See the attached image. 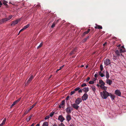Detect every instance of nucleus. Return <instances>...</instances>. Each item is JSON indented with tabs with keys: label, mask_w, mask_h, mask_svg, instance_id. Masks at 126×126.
<instances>
[{
	"label": "nucleus",
	"mask_w": 126,
	"mask_h": 126,
	"mask_svg": "<svg viewBox=\"0 0 126 126\" xmlns=\"http://www.w3.org/2000/svg\"><path fill=\"white\" fill-rule=\"evenodd\" d=\"M100 94L102 98L103 99H106L110 96V94L106 91H103L102 92H100Z\"/></svg>",
	"instance_id": "1"
},
{
	"label": "nucleus",
	"mask_w": 126,
	"mask_h": 126,
	"mask_svg": "<svg viewBox=\"0 0 126 126\" xmlns=\"http://www.w3.org/2000/svg\"><path fill=\"white\" fill-rule=\"evenodd\" d=\"M104 63L106 65H108L110 64L111 61L109 59H107L104 61Z\"/></svg>",
	"instance_id": "2"
},
{
	"label": "nucleus",
	"mask_w": 126,
	"mask_h": 126,
	"mask_svg": "<svg viewBox=\"0 0 126 126\" xmlns=\"http://www.w3.org/2000/svg\"><path fill=\"white\" fill-rule=\"evenodd\" d=\"M82 101V99L80 97H78L75 100V103L79 105Z\"/></svg>",
	"instance_id": "3"
},
{
	"label": "nucleus",
	"mask_w": 126,
	"mask_h": 126,
	"mask_svg": "<svg viewBox=\"0 0 126 126\" xmlns=\"http://www.w3.org/2000/svg\"><path fill=\"white\" fill-rule=\"evenodd\" d=\"M78 104L75 103L71 104V105L73 108L77 110L79 107V106H78Z\"/></svg>",
	"instance_id": "4"
},
{
	"label": "nucleus",
	"mask_w": 126,
	"mask_h": 126,
	"mask_svg": "<svg viewBox=\"0 0 126 126\" xmlns=\"http://www.w3.org/2000/svg\"><path fill=\"white\" fill-rule=\"evenodd\" d=\"M33 76H31L27 81V82L25 84V85H27L29 84L32 80L33 79Z\"/></svg>",
	"instance_id": "5"
},
{
	"label": "nucleus",
	"mask_w": 126,
	"mask_h": 126,
	"mask_svg": "<svg viewBox=\"0 0 126 126\" xmlns=\"http://www.w3.org/2000/svg\"><path fill=\"white\" fill-rule=\"evenodd\" d=\"M88 97V95L86 93L84 94L82 97V99L83 100H86Z\"/></svg>",
	"instance_id": "6"
},
{
	"label": "nucleus",
	"mask_w": 126,
	"mask_h": 126,
	"mask_svg": "<svg viewBox=\"0 0 126 126\" xmlns=\"http://www.w3.org/2000/svg\"><path fill=\"white\" fill-rule=\"evenodd\" d=\"M58 119L61 122H62L65 119L62 115H59V116Z\"/></svg>",
	"instance_id": "7"
},
{
	"label": "nucleus",
	"mask_w": 126,
	"mask_h": 126,
	"mask_svg": "<svg viewBox=\"0 0 126 126\" xmlns=\"http://www.w3.org/2000/svg\"><path fill=\"white\" fill-rule=\"evenodd\" d=\"M66 119L67 121L69 122L71 119V117L69 114H67V115Z\"/></svg>",
	"instance_id": "8"
},
{
	"label": "nucleus",
	"mask_w": 126,
	"mask_h": 126,
	"mask_svg": "<svg viewBox=\"0 0 126 126\" xmlns=\"http://www.w3.org/2000/svg\"><path fill=\"white\" fill-rule=\"evenodd\" d=\"M66 112L67 114H69L71 113L70 108V106L69 105L66 109Z\"/></svg>",
	"instance_id": "9"
},
{
	"label": "nucleus",
	"mask_w": 126,
	"mask_h": 126,
	"mask_svg": "<svg viewBox=\"0 0 126 126\" xmlns=\"http://www.w3.org/2000/svg\"><path fill=\"white\" fill-rule=\"evenodd\" d=\"M7 21L6 18H2L0 20V24H2L5 23Z\"/></svg>",
	"instance_id": "10"
},
{
	"label": "nucleus",
	"mask_w": 126,
	"mask_h": 126,
	"mask_svg": "<svg viewBox=\"0 0 126 126\" xmlns=\"http://www.w3.org/2000/svg\"><path fill=\"white\" fill-rule=\"evenodd\" d=\"M115 93L118 96H120L121 95V92L120 91L118 90H116L115 92Z\"/></svg>",
	"instance_id": "11"
},
{
	"label": "nucleus",
	"mask_w": 126,
	"mask_h": 126,
	"mask_svg": "<svg viewBox=\"0 0 126 126\" xmlns=\"http://www.w3.org/2000/svg\"><path fill=\"white\" fill-rule=\"evenodd\" d=\"M99 84H100V87L104 85H105V83L102 79H100L99 81Z\"/></svg>",
	"instance_id": "12"
},
{
	"label": "nucleus",
	"mask_w": 126,
	"mask_h": 126,
	"mask_svg": "<svg viewBox=\"0 0 126 126\" xmlns=\"http://www.w3.org/2000/svg\"><path fill=\"white\" fill-rule=\"evenodd\" d=\"M112 80L108 79H107L106 80V83L107 84H108L109 85H110L112 83Z\"/></svg>",
	"instance_id": "13"
},
{
	"label": "nucleus",
	"mask_w": 126,
	"mask_h": 126,
	"mask_svg": "<svg viewBox=\"0 0 126 126\" xmlns=\"http://www.w3.org/2000/svg\"><path fill=\"white\" fill-rule=\"evenodd\" d=\"M18 21L19 20H18L14 21L11 24V25L12 26L15 25L18 23Z\"/></svg>",
	"instance_id": "14"
},
{
	"label": "nucleus",
	"mask_w": 126,
	"mask_h": 126,
	"mask_svg": "<svg viewBox=\"0 0 126 126\" xmlns=\"http://www.w3.org/2000/svg\"><path fill=\"white\" fill-rule=\"evenodd\" d=\"M83 91L85 93H87L89 91V88H88L84 87L82 89Z\"/></svg>",
	"instance_id": "15"
},
{
	"label": "nucleus",
	"mask_w": 126,
	"mask_h": 126,
	"mask_svg": "<svg viewBox=\"0 0 126 126\" xmlns=\"http://www.w3.org/2000/svg\"><path fill=\"white\" fill-rule=\"evenodd\" d=\"M118 48L121 53L125 51V48H121L120 47H119Z\"/></svg>",
	"instance_id": "16"
},
{
	"label": "nucleus",
	"mask_w": 126,
	"mask_h": 126,
	"mask_svg": "<svg viewBox=\"0 0 126 126\" xmlns=\"http://www.w3.org/2000/svg\"><path fill=\"white\" fill-rule=\"evenodd\" d=\"M106 76L107 79H108L110 77L109 73L107 71H106Z\"/></svg>",
	"instance_id": "17"
},
{
	"label": "nucleus",
	"mask_w": 126,
	"mask_h": 126,
	"mask_svg": "<svg viewBox=\"0 0 126 126\" xmlns=\"http://www.w3.org/2000/svg\"><path fill=\"white\" fill-rule=\"evenodd\" d=\"M96 26L95 27H94L95 28H98V29H101L102 28V27L101 26L99 25H96Z\"/></svg>",
	"instance_id": "18"
},
{
	"label": "nucleus",
	"mask_w": 126,
	"mask_h": 126,
	"mask_svg": "<svg viewBox=\"0 0 126 126\" xmlns=\"http://www.w3.org/2000/svg\"><path fill=\"white\" fill-rule=\"evenodd\" d=\"M90 30V29H88L87 31L84 32L83 34V35L84 36L86 34H88Z\"/></svg>",
	"instance_id": "19"
},
{
	"label": "nucleus",
	"mask_w": 126,
	"mask_h": 126,
	"mask_svg": "<svg viewBox=\"0 0 126 126\" xmlns=\"http://www.w3.org/2000/svg\"><path fill=\"white\" fill-rule=\"evenodd\" d=\"M100 87L102 89L104 90L103 91H106L107 89V87H105L104 86H104H101Z\"/></svg>",
	"instance_id": "20"
},
{
	"label": "nucleus",
	"mask_w": 126,
	"mask_h": 126,
	"mask_svg": "<svg viewBox=\"0 0 126 126\" xmlns=\"http://www.w3.org/2000/svg\"><path fill=\"white\" fill-rule=\"evenodd\" d=\"M37 103V102H36L34 104L32 105V106H30V108L29 109V110H31L34 107V106L36 105Z\"/></svg>",
	"instance_id": "21"
},
{
	"label": "nucleus",
	"mask_w": 126,
	"mask_h": 126,
	"mask_svg": "<svg viewBox=\"0 0 126 126\" xmlns=\"http://www.w3.org/2000/svg\"><path fill=\"white\" fill-rule=\"evenodd\" d=\"M32 116V114H31L28 117V118H26V119L27 122H29L30 120L31 119Z\"/></svg>",
	"instance_id": "22"
},
{
	"label": "nucleus",
	"mask_w": 126,
	"mask_h": 126,
	"mask_svg": "<svg viewBox=\"0 0 126 126\" xmlns=\"http://www.w3.org/2000/svg\"><path fill=\"white\" fill-rule=\"evenodd\" d=\"M89 38V36H88L86 38H84L83 39V40L82 41V42L83 43H85L86 41H87V40Z\"/></svg>",
	"instance_id": "23"
},
{
	"label": "nucleus",
	"mask_w": 126,
	"mask_h": 126,
	"mask_svg": "<svg viewBox=\"0 0 126 126\" xmlns=\"http://www.w3.org/2000/svg\"><path fill=\"white\" fill-rule=\"evenodd\" d=\"M48 124L47 122H44L43 124V126H48Z\"/></svg>",
	"instance_id": "24"
},
{
	"label": "nucleus",
	"mask_w": 126,
	"mask_h": 126,
	"mask_svg": "<svg viewBox=\"0 0 126 126\" xmlns=\"http://www.w3.org/2000/svg\"><path fill=\"white\" fill-rule=\"evenodd\" d=\"M115 52L118 56H120V53L119 50H115Z\"/></svg>",
	"instance_id": "25"
},
{
	"label": "nucleus",
	"mask_w": 126,
	"mask_h": 126,
	"mask_svg": "<svg viewBox=\"0 0 126 126\" xmlns=\"http://www.w3.org/2000/svg\"><path fill=\"white\" fill-rule=\"evenodd\" d=\"M30 26V24H28L26 25L23 28L24 30L25 29L28 28Z\"/></svg>",
	"instance_id": "26"
},
{
	"label": "nucleus",
	"mask_w": 126,
	"mask_h": 126,
	"mask_svg": "<svg viewBox=\"0 0 126 126\" xmlns=\"http://www.w3.org/2000/svg\"><path fill=\"white\" fill-rule=\"evenodd\" d=\"M13 16L12 15H10L8 17L6 18L7 21H8Z\"/></svg>",
	"instance_id": "27"
},
{
	"label": "nucleus",
	"mask_w": 126,
	"mask_h": 126,
	"mask_svg": "<svg viewBox=\"0 0 126 126\" xmlns=\"http://www.w3.org/2000/svg\"><path fill=\"white\" fill-rule=\"evenodd\" d=\"M16 104V103L15 101L14 102H13V104L11 105L10 106V108H12V107L14 106L15 104Z\"/></svg>",
	"instance_id": "28"
},
{
	"label": "nucleus",
	"mask_w": 126,
	"mask_h": 126,
	"mask_svg": "<svg viewBox=\"0 0 126 126\" xmlns=\"http://www.w3.org/2000/svg\"><path fill=\"white\" fill-rule=\"evenodd\" d=\"M56 24V22H55V21L53 23L52 25L51 26V28H53L54 27Z\"/></svg>",
	"instance_id": "29"
},
{
	"label": "nucleus",
	"mask_w": 126,
	"mask_h": 126,
	"mask_svg": "<svg viewBox=\"0 0 126 126\" xmlns=\"http://www.w3.org/2000/svg\"><path fill=\"white\" fill-rule=\"evenodd\" d=\"M54 112H51L49 114V116L51 117H52L53 116V115L54 113Z\"/></svg>",
	"instance_id": "30"
},
{
	"label": "nucleus",
	"mask_w": 126,
	"mask_h": 126,
	"mask_svg": "<svg viewBox=\"0 0 126 126\" xmlns=\"http://www.w3.org/2000/svg\"><path fill=\"white\" fill-rule=\"evenodd\" d=\"M95 86H93L91 87L92 89L94 91V92L96 90V89H95Z\"/></svg>",
	"instance_id": "31"
},
{
	"label": "nucleus",
	"mask_w": 126,
	"mask_h": 126,
	"mask_svg": "<svg viewBox=\"0 0 126 126\" xmlns=\"http://www.w3.org/2000/svg\"><path fill=\"white\" fill-rule=\"evenodd\" d=\"M6 118H4L3 120L2 123H1V124H2L3 125H4L6 122Z\"/></svg>",
	"instance_id": "32"
},
{
	"label": "nucleus",
	"mask_w": 126,
	"mask_h": 126,
	"mask_svg": "<svg viewBox=\"0 0 126 126\" xmlns=\"http://www.w3.org/2000/svg\"><path fill=\"white\" fill-rule=\"evenodd\" d=\"M110 97L112 100H113L115 98V96L111 94L110 95Z\"/></svg>",
	"instance_id": "33"
},
{
	"label": "nucleus",
	"mask_w": 126,
	"mask_h": 126,
	"mask_svg": "<svg viewBox=\"0 0 126 126\" xmlns=\"http://www.w3.org/2000/svg\"><path fill=\"white\" fill-rule=\"evenodd\" d=\"M29 110H26L25 111L24 114L23 115V116H25L26 115L29 111Z\"/></svg>",
	"instance_id": "34"
},
{
	"label": "nucleus",
	"mask_w": 126,
	"mask_h": 126,
	"mask_svg": "<svg viewBox=\"0 0 126 126\" xmlns=\"http://www.w3.org/2000/svg\"><path fill=\"white\" fill-rule=\"evenodd\" d=\"M43 45V43H41L40 45L37 47V49H38L40 48Z\"/></svg>",
	"instance_id": "35"
},
{
	"label": "nucleus",
	"mask_w": 126,
	"mask_h": 126,
	"mask_svg": "<svg viewBox=\"0 0 126 126\" xmlns=\"http://www.w3.org/2000/svg\"><path fill=\"white\" fill-rule=\"evenodd\" d=\"M65 103V100H63L62 102L61 103V104L63 106V105H64Z\"/></svg>",
	"instance_id": "36"
},
{
	"label": "nucleus",
	"mask_w": 126,
	"mask_h": 126,
	"mask_svg": "<svg viewBox=\"0 0 126 126\" xmlns=\"http://www.w3.org/2000/svg\"><path fill=\"white\" fill-rule=\"evenodd\" d=\"M7 3L6 1H4L3 2V3L4 5H5L6 6H8L7 4L6 3Z\"/></svg>",
	"instance_id": "37"
},
{
	"label": "nucleus",
	"mask_w": 126,
	"mask_h": 126,
	"mask_svg": "<svg viewBox=\"0 0 126 126\" xmlns=\"http://www.w3.org/2000/svg\"><path fill=\"white\" fill-rule=\"evenodd\" d=\"M94 83V81H90L89 82V83L90 84H93Z\"/></svg>",
	"instance_id": "38"
},
{
	"label": "nucleus",
	"mask_w": 126,
	"mask_h": 126,
	"mask_svg": "<svg viewBox=\"0 0 126 126\" xmlns=\"http://www.w3.org/2000/svg\"><path fill=\"white\" fill-rule=\"evenodd\" d=\"M99 75L101 77H103L105 76V75L104 74H103V73H102L101 74H100Z\"/></svg>",
	"instance_id": "39"
},
{
	"label": "nucleus",
	"mask_w": 126,
	"mask_h": 126,
	"mask_svg": "<svg viewBox=\"0 0 126 126\" xmlns=\"http://www.w3.org/2000/svg\"><path fill=\"white\" fill-rule=\"evenodd\" d=\"M80 89V88L79 87H78L76 88H75L74 90L76 91H79V90Z\"/></svg>",
	"instance_id": "40"
},
{
	"label": "nucleus",
	"mask_w": 126,
	"mask_h": 126,
	"mask_svg": "<svg viewBox=\"0 0 126 126\" xmlns=\"http://www.w3.org/2000/svg\"><path fill=\"white\" fill-rule=\"evenodd\" d=\"M100 69L101 71H102L103 70V66H102V65L101 64L100 65Z\"/></svg>",
	"instance_id": "41"
},
{
	"label": "nucleus",
	"mask_w": 126,
	"mask_h": 126,
	"mask_svg": "<svg viewBox=\"0 0 126 126\" xmlns=\"http://www.w3.org/2000/svg\"><path fill=\"white\" fill-rule=\"evenodd\" d=\"M59 126H65L64 125L62 122L59 125Z\"/></svg>",
	"instance_id": "42"
},
{
	"label": "nucleus",
	"mask_w": 126,
	"mask_h": 126,
	"mask_svg": "<svg viewBox=\"0 0 126 126\" xmlns=\"http://www.w3.org/2000/svg\"><path fill=\"white\" fill-rule=\"evenodd\" d=\"M75 92V91L74 90L73 91H71L70 93V94L71 95H72L74 94Z\"/></svg>",
	"instance_id": "43"
},
{
	"label": "nucleus",
	"mask_w": 126,
	"mask_h": 126,
	"mask_svg": "<svg viewBox=\"0 0 126 126\" xmlns=\"http://www.w3.org/2000/svg\"><path fill=\"white\" fill-rule=\"evenodd\" d=\"M50 118V116H46L45 117V120H47L48 119Z\"/></svg>",
	"instance_id": "44"
},
{
	"label": "nucleus",
	"mask_w": 126,
	"mask_h": 126,
	"mask_svg": "<svg viewBox=\"0 0 126 126\" xmlns=\"http://www.w3.org/2000/svg\"><path fill=\"white\" fill-rule=\"evenodd\" d=\"M87 86L86 84L85 83H84L83 84H82L81 85V87H83L84 86Z\"/></svg>",
	"instance_id": "45"
},
{
	"label": "nucleus",
	"mask_w": 126,
	"mask_h": 126,
	"mask_svg": "<svg viewBox=\"0 0 126 126\" xmlns=\"http://www.w3.org/2000/svg\"><path fill=\"white\" fill-rule=\"evenodd\" d=\"M21 98H20L19 99H18L17 100H16L15 101L17 103V102H19L20 101V100H21Z\"/></svg>",
	"instance_id": "46"
},
{
	"label": "nucleus",
	"mask_w": 126,
	"mask_h": 126,
	"mask_svg": "<svg viewBox=\"0 0 126 126\" xmlns=\"http://www.w3.org/2000/svg\"><path fill=\"white\" fill-rule=\"evenodd\" d=\"M82 92V90L80 89L79 90L78 92L79 93H81Z\"/></svg>",
	"instance_id": "47"
},
{
	"label": "nucleus",
	"mask_w": 126,
	"mask_h": 126,
	"mask_svg": "<svg viewBox=\"0 0 126 126\" xmlns=\"http://www.w3.org/2000/svg\"><path fill=\"white\" fill-rule=\"evenodd\" d=\"M24 29H23V28H22V29L20 31H19V33H18V35L22 31H24Z\"/></svg>",
	"instance_id": "48"
},
{
	"label": "nucleus",
	"mask_w": 126,
	"mask_h": 126,
	"mask_svg": "<svg viewBox=\"0 0 126 126\" xmlns=\"http://www.w3.org/2000/svg\"><path fill=\"white\" fill-rule=\"evenodd\" d=\"M90 79V78L89 77H88L87 79H86V82L88 81H89V80Z\"/></svg>",
	"instance_id": "49"
},
{
	"label": "nucleus",
	"mask_w": 126,
	"mask_h": 126,
	"mask_svg": "<svg viewBox=\"0 0 126 126\" xmlns=\"http://www.w3.org/2000/svg\"><path fill=\"white\" fill-rule=\"evenodd\" d=\"M77 50L76 48H74L73 49V51L74 53H75V52H76Z\"/></svg>",
	"instance_id": "50"
},
{
	"label": "nucleus",
	"mask_w": 126,
	"mask_h": 126,
	"mask_svg": "<svg viewBox=\"0 0 126 126\" xmlns=\"http://www.w3.org/2000/svg\"><path fill=\"white\" fill-rule=\"evenodd\" d=\"M75 53L73 51H71L70 52V54L71 55H72L74 53Z\"/></svg>",
	"instance_id": "51"
},
{
	"label": "nucleus",
	"mask_w": 126,
	"mask_h": 126,
	"mask_svg": "<svg viewBox=\"0 0 126 126\" xmlns=\"http://www.w3.org/2000/svg\"><path fill=\"white\" fill-rule=\"evenodd\" d=\"M69 98V96H67L66 98V100H68Z\"/></svg>",
	"instance_id": "52"
},
{
	"label": "nucleus",
	"mask_w": 126,
	"mask_h": 126,
	"mask_svg": "<svg viewBox=\"0 0 126 126\" xmlns=\"http://www.w3.org/2000/svg\"><path fill=\"white\" fill-rule=\"evenodd\" d=\"M62 106L61 104H60L59 106V108H61L62 107Z\"/></svg>",
	"instance_id": "53"
},
{
	"label": "nucleus",
	"mask_w": 126,
	"mask_h": 126,
	"mask_svg": "<svg viewBox=\"0 0 126 126\" xmlns=\"http://www.w3.org/2000/svg\"><path fill=\"white\" fill-rule=\"evenodd\" d=\"M70 108L71 111H71H72L73 110V108H71V107L70 106Z\"/></svg>",
	"instance_id": "54"
},
{
	"label": "nucleus",
	"mask_w": 126,
	"mask_h": 126,
	"mask_svg": "<svg viewBox=\"0 0 126 126\" xmlns=\"http://www.w3.org/2000/svg\"><path fill=\"white\" fill-rule=\"evenodd\" d=\"M94 76L95 78H96L97 76V74H95L94 75Z\"/></svg>",
	"instance_id": "55"
},
{
	"label": "nucleus",
	"mask_w": 126,
	"mask_h": 126,
	"mask_svg": "<svg viewBox=\"0 0 126 126\" xmlns=\"http://www.w3.org/2000/svg\"><path fill=\"white\" fill-rule=\"evenodd\" d=\"M107 44V43L105 42V43L103 44V46H105Z\"/></svg>",
	"instance_id": "56"
},
{
	"label": "nucleus",
	"mask_w": 126,
	"mask_h": 126,
	"mask_svg": "<svg viewBox=\"0 0 126 126\" xmlns=\"http://www.w3.org/2000/svg\"><path fill=\"white\" fill-rule=\"evenodd\" d=\"M2 5V4L1 2L0 1V7H1V6Z\"/></svg>",
	"instance_id": "57"
},
{
	"label": "nucleus",
	"mask_w": 126,
	"mask_h": 126,
	"mask_svg": "<svg viewBox=\"0 0 126 126\" xmlns=\"http://www.w3.org/2000/svg\"><path fill=\"white\" fill-rule=\"evenodd\" d=\"M53 126H58L56 123H54Z\"/></svg>",
	"instance_id": "58"
},
{
	"label": "nucleus",
	"mask_w": 126,
	"mask_h": 126,
	"mask_svg": "<svg viewBox=\"0 0 126 126\" xmlns=\"http://www.w3.org/2000/svg\"><path fill=\"white\" fill-rule=\"evenodd\" d=\"M64 65H63L62 66H61L60 67V68H61V69H62V68H63L64 67Z\"/></svg>",
	"instance_id": "59"
},
{
	"label": "nucleus",
	"mask_w": 126,
	"mask_h": 126,
	"mask_svg": "<svg viewBox=\"0 0 126 126\" xmlns=\"http://www.w3.org/2000/svg\"><path fill=\"white\" fill-rule=\"evenodd\" d=\"M101 71H100L99 72V75H100V74H101L102 73H101Z\"/></svg>",
	"instance_id": "60"
},
{
	"label": "nucleus",
	"mask_w": 126,
	"mask_h": 126,
	"mask_svg": "<svg viewBox=\"0 0 126 126\" xmlns=\"http://www.w3.org/2000/svg\"><path fill=\"white\" fill-rule=\"evenodd\" d=\"M59 20V19H58L57 20V21H56V24L58 22Z\"/></svg>",
	"instance_id": "61"
},
{
	"label": "nucleus",
	"mask_w": 126,
	"mask_h": 126,
	"mask_svg": "<svg viewBox=\"0 0 126 126\" xmlns=\"http://www.w3.org/2000/svg\"><path fill=\"white\" fill-rule=\"evenodd\" d=\"M34 123L32 124L30 126H34Z\"/></svg>",
	"instance_id": "62"
},
{
	"label": "nucleus",
	"mask_w": 126,
	"mask_h": 126,
	"mask_svg": "<svg viewBox=\"0 0 126 126\" xmlns=\"http://www.w3.org/2000/svg\"><path fill=\"white\" fill-rule=\"evenodd\" d=\"M121 48H125L124 47V46H122L121 47Z\"/></svg>",
	"instance_id": "63"
},
{
	"label": "nucleus",
	"mask_w": 126,
	"mask_h": 126,
	"mask_svg": "<svg viewBox=\"0 0 126 126\" xmlns=\"http://www.w3.org/2000/svg\"><path fill=\"white\" fill-rule=\"evenodd\" d=\"M36 126H39V124H38L36 125Z\"/></svg>",
	"instance_id": "64"
}]
</instances>
